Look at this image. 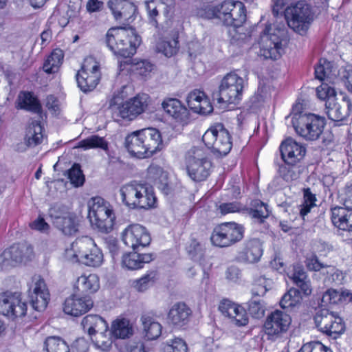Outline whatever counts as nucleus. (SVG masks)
<instances>
[{"mask_svg":"<svg viewBox=\"0 0 352 352\" xmlns=\"http://www.w3.org/2000/svg\"><path fill=\"white\" fill-rule=\"evenodd\" d=\"M125 146L131 155L146 159L162 150L163 140L158 129L148 127L129 134L125 139Z\"/></svg>","mask_w":352,"mask_h":352,"instance_id":"obj_1","label":"nucleus"},{"mask_svg":"<svg viewBox=\"0 0 352 352\" xmlns=\"http://www.w3.org/2000/svg\"><path fill=\"white\" fill-rule=\"evenodd\" d=\"M125 87L115 92L109 102V109L115 119L133 120L139 115L143 113L147 109L150 96L144 93H140L123 102L126 94H124Z\"/></svg>","mask_w":352,"mask_h":352,"instance_id":"obj_2","label":"nucleus"},{"mask_svg":"<svg viewBox=\"0 0 352 352\" xmlns=\"http://www.w3.org/2000/svg\"><path fill=\"white\" fill-rule=\"evenodd\" d=\"M65 258L72 263H80L91 267H100L104 261L101 249L87 236L77 238L65 251Z\"/></svg>","mask_w":352,"mask_h":352,"instance_id":"obj_3","label":"nucleus"},{"mask_svg":"<svg viewBox=\"0 0 352 352\" xmlns=\"http://www.w3.org/2000/svg\"><path fill=\"white\" fill-rule=\"evenodd\" d=\"M140 42V37L131 28H112L106 34L107 45L117 56L131 57L136 52Z\"/></svg>","mask_w":352,"mask_h":352,"instance_id":"obj_4","label":"nucleus"},{"mask_svg":"<svg viewBox=\"0 0 352 352\" xmlns=\"http://www.w3.org/2000/svg\"><path fill=\"white\" fill-rule=\"evenodd\" d=\"M204 16L217 19L226 26L240 28L246 20L244 4L239 1L226 0L216 6L206 8Z\"/></svg>","mask_w":352,"mask_h":352,"instance_id":"obj_5","label":"nucleus"},{"mask_svg":"<svg viewBox=\"0 0 352 352\" xmlns=\"http://www.w3.org/2000/svg\"><path fill=\"white\" fill-rule=\"evenodd\" d=\"M88 217L94 228L103 233L113 230L116 219L113 206L101 197L88 201Z\"/></svg>","mask_w":352,"mask_h":352,"instance_id":"obj_6","label":"nucleus"},{"mask_svg":"<svg viewBox=\"0 0 352 352\" xmlns=\"http://www.w3.org/2000/svg\"><path fill=\"white\" fill-rule=\"evenodd\" d=\"M122 202L129 208L149 209L155 206L156 197L153 190L145 184L133 182L120 189Z\"/></svg>","mask_w":352,"mask_h":352,"instance_id":"obj_7","label":"nucleus"},{"mask_svg":"<svg viewBox=\"0 0 352 352\" xmlns=\"http://www.w3.org/2000/svg\"><path fill=\"white\" fill-rule=\"evenodd\" d=\"M286 32L284 24L275 28L274 25L266 26L261 35L259 55L264 58L276 60L284 52Z\"/></svg>","mask_w":352,"mask_h":352,"instance_id":"obj_8","label":"nucleus"},{"mask_svg":"<svg viewBox=\"0 0 352 352\" xmlns=\"http://www.w3.org/2000/svg\"><path fill=\"white\" fill-rule=\"evenodd\" d=\"M184 164L188 177L195 182L205 180L212 168L206 151L200 146H193L187 151Z\"/></svg>","mask_w":352,"mask_h":352,"instance_id":"obj_9","label":"nucleus"},{"mask_svg":"<svg viewBox=\"0 0 352 352\" xmlns=\"http://www.w3.org/2000/svg\"><path fill=\"white\" fill-rule=\"evenodd\" d=\"M202 141L208 150L218 156L227 155L232 146L230 133L221 124L210 126L203 135Z\"/></svg>","mask_w":352,"mask_h":352,"instance_id":"obj_10","label":"nucleus"},{"mask_svg":"<svg viewBox=\"0 0 352 352\" xmlns=\"http://www.w3.org/2000/svg\"><path fill=\"white\" fill-rule=\"evenodd\" d=\"M244 79L236 73H230L223 77L219 87L218 102L235 104L242 99L245 87Z\"/></svg>","mask_w":352,"mask_h":352,"instance_id":"obj_11","label":"nucleus"},{"mask_svg":"<svg viewBox=\"0 0 352 352\" xmlns=\"http://www.w3.org/2000/svg\"><path fill=\"white\" fill-rule=\"evenodd\" d=\"M243 227L235 222H226L214 228L210 240L219 248L230 247L241 241L243 237Z\"/></svg>","mask_w":352,"mask_h":352,"instance_id":"obj_12","label":"nucleus"},{"mask_svg":"<svg viewBox=\"0 0 352 352\" xmlns=\"http://www.w3.org/2000/svg\"><path fill=\"white\" fill-rule=\"evenodd\" d=\"M100 76L98 62L92 56L87 57L76 75L78 86L83 92L92 91L98 84Z\"/></svg>","mask_w":352,"mask_h":352,"instance_id":"obj_13","label":"nucleus"},{"mask_svg":"<svg viewBox=\"0 0 352 352\" xmlns=\"http://www.w3.org/2000/svg\"><path fill=\"white\" fill-rule=\"evenodd\" d=\"M314 320L316 327L320 331L334 339L343 333L345 330L343 320L328 309H323L318 311L314 317Z\"/></svg>","mask_w":352,"mask_h":352,"instance_id":"obj_14","label":"nucleus"},{"mask_svg":"<svg viewBox=\"0 0 352 352\" xmlns=\"http://www.w3.org/2000/svg\"><path fill=\"white\" fill-rule=\"evenodd\" d=\"M285 19L289 28L303 35L308 31V4L298 1L295 5L287 6L285 10Z\"/></svg>","mask_w":352,"mask_h":352,"instance_id":"obj_15","label":"nucleus"},{"mask_svg":"<svg viewBox=\"0 0 352 352\" xmlns=\"http://www.w3.org/2000/svg\"><path fill=\"white\" fill-rule=\"evenodd\" d=\"M53 224L65 235L74 234L78 223L75 214L65 207L53 206L49 210Z\"/></svg>","mask_w":352,"mask_h":352,"instance_id":"obj_16","label":"nucleus"},{"mask_svg":"<svg viewBox=\"0 0 352 352\" xmlns=\"http://www.w3.org/2000/svg\"><path fill=\"white\" fill-rule=\"evenodd\" d=\"M122 241L133 250L148 245L151 238L146 228L140 224L128 226L122 232Z\"/></svg>","mask_w":352,"mask_h":352,"instance_id":"obj_17","label":"nucleus"},{"mask_svg":"<svg viewBox=\"0 0 352 352\" xmlns=\"http://www.w3.org/2000/svg\"><path fill=\"white\" fill-rule=\"evenodd\" d=\"M29 298L32 307L38 311L45 309L50 300V293L44 280L40 276L32 277L29 289Z\"/></svg>","mask_w":352,"mask_h":352,"instance_id":"obj_18","label":"nucleus"},{"mask_svg":"<svg viewBox=\"0 0 352 352\" xmlns=\"http://www.w3.org/2000/svg\"><path fill=\"white\" fill-rule=\"evenodd\" d=\"M27 305L17 294L3 293L0 294V314L12 318L25 315Z\"/></svg>","mask_w":352,"mask_h":352,"instance_id":"obj_19","label":"nucleus"},{"mask_svg":"<svg viewBox=\"0 0 352 352\" xmlns=\"http://www.w3.org/2000/svg\"><path fill=\"white\" fill-rule=\"evenodd\" d=\"M162 107L178 124L186 126L192 122L190 111L179 99L167 98L163 100Z\"/></svg>","mask_w":352,"mask_h":352,"instance_id":"obj_20","label":"nucleus"},{"mask_svg":"<svg viewBox=\"0 0 352 352\" xmlns=\"http://www.w3.org/2000/svg\"><path fill=\"white\" fill-rule=\"evenodd\" d=\"M292 122L296 133L307 140L308 136V103L306 100L298 98L293 106L291 113Z\"/></svg>","mask_w":352,"mask_h":352,"instance_id":"obj_21","label":"nucleus"},{"mask_svg":"<svg viewBox=\"0 0 352 352\" xmlns=\"http://www.w3.org/2000/svg\"><path fill=\"white\" fill-rule=\"evenodd\" d=\"M94 306V301L89 296L72 294L63 303L65 314L78 317L88 312Z\"/></svg>","mask_w":352,"mask_h":352,"instance_id":"obj_22","label":"nucleus"},{"mask_svg":"<svg viewBox=\"0 0 352 352\" xmlns=\"http://www.w3.org/2000/svg\"><path fill=\"white\" fill-rule=\"evenodd\" d=\"M108 7L120 23L132 22L137 10V6L129 0H109Z\"/></svg>","mask_w":352,"mask_h":352,"instance_id":"obj_23","label":"nucleus"},{"mask_svg":"<svg viewBox=\"0 0 352 352\" xmlns=\"http://www.w3.org/2000/svg\"><path fill=\"white\" fill-rule=\"evenodd\" d=\"M33 254L32 248L27 245H12L3 253V266L14 267L31 259Z\"/></svg>","mask_w":352,"mask_h":352,"instance_id":"obj_24","label":"nucleus"},{"mask_svg":"<svg viewBox=\"0 0 352 352\" xmlns=\"http://www.w3.org/2000/svg\"><path fill=\"white\" fill-rule=\"evenodd\" d=\"M219 309L223 315L229 318L231 322L236 326H245L248 323L246 310L237 303L224 299L221 301Z\"/></svg>","mask_w":352,"mask_h":352,"instance_id":"obj_25","label":"nucleus"},{"mask_svg":"<svg viewBox=\"0 0 352 352\" xmlns=\"http://www.w3.org/2000/svg\"><path fill=\"white\" fill-rule=\"evenodd\" d=\"M280 151L283 160L285 164L294 166L306 154V148L291 138L283 142L280 146Z\"/></svg>","mask_w":352,"mask_h":352,"instance_id":"obj_26","label":"nucleus"},{"mask_svg":"<svg viewBox=\"0 0 352 352\" xmlns=\"http://www.w3.org/2000/svg\"><path fill=\"white\" fill-rule=\"evenodd\" d=\"M291 318L286 313L276 310L266 319L264 324L265 333L268 335H278L287 330Z\"/></svg>","mask_w":352,"mask_h":352,"instance_id":"obj_27","label":"nucleus"},{"mask_svg":"<svg viewBox=\"0 0 352 352\" xmlns=\"http://www.w3.org/2000/svg\"><path fill=\"white\" fill-rule=\"evenodd\" d=\"M186 102L189 108L201 115H208L212 112L213 106L204 91L194 89L187 96Z\"/></svg>","mask_w":352,"mask_h":352,"instance_id":"obj_28","label":"nucleus"},{"mask_svg":"<svg viewBox=\"0 0 352 352\" xmlns=\"http://www.w3.org/2000/svg\"><path fill=\"white\" fill-rule=\"evenodd\" d=\"M174 0H149L144 3L149 22L157 27L160 18V13L162 12L166 18L169 17L173 10Z\"/></svg>","mask_w":352,"mask_h":352,"instance_id":"obj_29","label":"nucleus"},{"mask_svg":"<svg viewBox=\"0 0 352 352\" xmlns=\"http://www.w3.org/2000/svg\"><path fill=\"white\" fill-rule=\"evenodd\" d=\"M263 253L261 241L257 239H253L246 241L243 247L239 252V260L250 263L258 262Z\"/></svg>","mask_w":352,"mask_h":352,"instance_id":"obj_30","label":"nucleus"},{"mask_svg":"<svg viewBox=\"0 0 352 352\" xmlns=\"http://www.w3.org/2000/svg\"><path fill=\"white\" fill-rule=\"evenodd\" d=\"M342 101L345 103L346 108L336 102V97L325 102L327 114L330 120L335 122L342 121L349 116V110L352 104L346 96L343 97Z\"/></svg>","mask_w":352,"mask_h":352,"instance_id":"obj_31","label":"nucleus"},{"mask_svg":"<svg viewBox=\"0 0 352 352\" xmlns=\"http://www.w3.org/2000/svg\"><path fill=\"white\" fill-rule=\"evenodd\" d=\"M312 250L314 256L309 259V270H314L315 272L321 271V274L323 275L329 273L327 268L331 267L320 262L316 257V254L326 256L332 250L331 245L323 241H316L312 245Z\"/></svg>","mask_w":352,"mask_h":352,"instance_id":"obj_32","label":"nucleus"},{"mask_svg":"<svg viewBox=\"0 0 352 352\" xmlns=\"http://www.w3.org/2000/svg\"><path fill=\"white\" fill-rule=\"evenodd\" d=\"M331 221L340 230L352 232V210L342 206L332 208Z\"/></svg>","mask_w":352,"mask_h":352,"instance_id":"obj_33","label":"nucleus"},{"mask_svg":"<svg viewBox=\"0 0 352 352\" xmlns=\"http://www.w3.org/2000/svg\"><path fill=\"white\" fill-rule=\"evenodd\" d=\"M110 334L114 339H128L133 335L132 323L128 318L118 317L111 322Z\"/></svg>","mask_w":352,"mask_h":352,"instance_id":"obj_34","label":"nucleus"},{"mask_svg":"<svg viewBox=\"0 0 352 352\" xmlns=\"http://www.w3.org/2000/svg\"><path fill=\"white\" fill-rule=\"evenodd\" d=\"M81 326L83 331L87 333L89 338H94V335L101 331L109 329L106 320L96 314H89L85 316L81 321Z\"/></svg>","mask_w":352,"mask_h":352,"instance_id":"obj_35","label":"nucleus"},{"mask_svg":"<svg viewBox=\"0 0 352 352\" xmlns=\"http://www.w3.org/2000/svg\"><path fill=\"white\" fill-rule=\"evenodd\" d=\"M148 178L164 195L170 192L168 181V173L157 165L152 164L148 168Z\"/></svg>","mask_w":352,"mask_h":352,"instance_id":"obj_36","label":"nucleus"},{"mask_svg":"<svg viewBox=\"0 0 352 352\" xmlns=\"http://www.w3.org/2000/svg\"><path fill=\"white\" fill-rule=\"evenodd\" d=\"M153 260L151 254H138L135 252L123 254L122 257V265L130 270H136L144 267L145 263H148Z\"/></svg>","mask_w":352,"mask_h":352,"instance_id":"obj_37","label":"nucleus"},{"mask_svg":"<svg viewBox=\"0 0 352 352\" xmlns=\"http://www.w3.org/2000/svg\"><path fill=\"white\" fill-rule=\"evenodd\" d=\"M156 50L166 57L176 54L179 50L177 32H174L160 38L156 44Z\"/></svg>","mask_w":352,"mask_h":352,"instance_id":"obj_38","label":"nucleus"},{"mask_svg":"<svg viewBox=\"0 0 352 352\" xmlns=\"http://www.w3.org/2000/svg\"><path fill=\"white\" fill-rule=\"evenodd\" d=\"M191 314L190 309L185 303L178 302L173 305L168 314V320L177 327L184 325Z\"/></svg>","mask_w":352,"mask_h":352,"instance_id":"obj_39","label":"nucleus"},{"mask_svg":"<svg viewBox=\"0 0 352 352\" xmlns=\"http://www.w3.org/2000/svg\"><path fill=\"white\" fill-rule=\"evenodd\" d=\"M76 287L82 292L96 293L100 288V278L96 274H83L77 278Z\"/></svg>","mask_w":352,"mask_h":352,"instance_id":"obj_40","label":"nucleus"},{"mask_svg":"<svg viewBox=\"0 0 352 352\" xmlns=\"http://www.w3.org/2000/svg\"><path fill=\"white\" fill-rule=\"evenodd\" d=\"M141 322L145 337L150 340L157 339L162 334V324L153 317L149 315H143Z\"/></svg>","mask_w":352,"mask_h":352,"instance_id":"obj_41","label":"nucleus"},{"mask_svg":"<svg viewBox=\"0 0 352 352\" xmlns=\"http://www.w3.org/2000/svg\"><path fill=\"white\" fill-rule=\"evenodd\" d=\"M43 127L38 121H32L26 129L25 142L28 146L40 144L43 140Z\"/></svg>","mask_w":352,"mask_h":352,"instance_id":"obj_42","label":"nucleus"},{"mask_svg":"<svg viewBox=\"0 0 352 352\" xmlns=\"http://www.w3.org/2000/svg\"><path fill=\"white\" fill-rule=\"evenodd\" d=\"M352 301V294L349 291L339 292L335 289H328L322 296V302L324 305H336L341 302Z\"/></svg>","mask_w":352,"mask_h":352,"instance_id":"obj_43","label":"nucleus"},{"mask_svg":"<svg viewBox=\"0 0 352 352\" xmlns=\"http://www.w3.org/2000/svg\"><path fill=\"white\" fill-rule=\"evenodd\" d=\"M336 76V69L331 62L326 59H320L315 67L316 78L320 80H332Z\"/></svg>","mask_w":352,"mask_h":352,"instance_id":"obj_44","label":"nucleus"},{"mask_svg":"<svg viewBox=\"0 0 352 352\" xmlns=\"http://www.w3.org/2000/svg\"><path fill=\"white\" fill-rule=\"evenodd\" d=\"M63 57L64 54L61 50H54L44 63V71L47 74L56 72L62 64Z\"/></svg>","mask_w":352,"mask_h":352,"instance_id":"obj_45","label":"nucleus"},{"mask_svg":"<svg viewBox=\"0 0 352 352\" xmlns=\"http://www.w3.org/2000/svg\"><path fill=\"white\" fill-rule=\"evenodd\" d=\"M325 125L324 118L309 113V140L318 139Z\"/></svg>","mask_w":352,"mask_h":352,"instance_id":"obj_46","label":"nucleus"},{"mask_svg":"<svg viewBox=\"0 0 352 352\" xmlns=\"http://www.w3.org/2000/svg\"><path fill=\"white\" fill-rule=\"evenodd\" d=\"M19 107L35 113L39 112L41 109L38 100L30 92H22L19 94Z\"/></svg>","mask_w":352,"mask_h":352,"instance_id":"obj_47","label":"nucleus"},{"mask_svg":"<svg viewBox=\"0 0 352 352\" xmlns=\"http://www.w3.org/2000/svg\"><path fill=\"white\" fill-rule=\"evenodd\" d=\"M78 147L82 148L84 150L98 148L102 150H107L108 143L104 138L100 137L97 135H94L79 142Z\"/></svg>","mask_w":352,"mask_h":352,"instance_id":"obj_48","label":"nucleus"},{"mask_svg":"<svg viewBox=\"0 0 352 352\" xmlns=\"http://www.w3.org/2000/svg\"><path fill=\"white\" fill-rule=\"evenodd\" d=\"M47 352H71L67 342L58 337H49L45 342Z\"/></svg>","mask_w":352,"mask_h":352,"instance_id":"obj_49","label":"nucleus"},{"mask_svg":"<svg viewBox=\"0 0 352 352\" xmlns=\"http://www.w3.org/2000/svg\"><path fill=\"white\" fill-rule=\"evenodd\" d=\"M294 283L300 288L302 292L306 294L308 290L307 275L303 267L300 265L294 266V272L291 276Z\"/></svg>","mask_w":352,"mask_h":352,"instance_id":"obj_50","label":"nucleus"},{"mask_svg":"<svg viewBox=\"0 0 352 352\" xmlns=\"http://www.w3.org/2000/svg\"><path fill=\"white\" fill-rule=\"evenodd\" d=\"M301 300V292L296 289L292 288L282 297L280 305L283 309L293 307L299 304Z\"/></svg>","mask_w":352,"mask_h":352,"instance_id":"obj_51","label":"nucleus"},{"mask_svg":"<svg viewBox=\"0 0 352 352\" xmlns=\"http://www.w3.org/2000/svg\"><path fill=\"white\" fill-rule=\"evenodd\" d=\"M272 285L273 281L272 279L267 278L265 276H260L255 280L252 292L255 296H263L272 288Z\"/></svg>","mask_w":352,"mask_h":352,"instance_id":"obj_52","label":"nucleus"},{"mask_svg":"<svg viewBox=\"0 0 352 352\" xmlns=\"http://www.w3.org/2000/svg\"><path fill=\"white\" fill-rule=\"evenodd\" d=\"M112 337L108 333V330L101 331L94 335V338H90L96 347L103 351L108 350L112 344Z\"/></svg>","mask_w":352,"mask_h":352,"instance_id":"obj_53","label":"nucleus"},{"mask_svg":"<svg viewBox=\"0 0 352 352\" xmlns=\"http://www.w3.org/2000/svg\"><path fill=\"white\" fill-rule=\"evenodd\" d=\"M154 272L146 274L141 278L133 281L132 287L138 292H143L153 285L155 282Z\"/></svg>","mask_w":352,"mask_h":352,"instance_id":"obj_54","label":"nucleus"},{"mask_svg":"<svg viewBox=\"0 0 352 352\" xmlns=\"http://www.w3.org/2000/svg\"><path fill=\"white\" fill-rule=\"evenodd\" d=\"M250 214L254 219L263 221L269 216L267 206L260 200H254L252 203Z\"/></svg>","mask_w":352,"mask_h":352,"instance_id":"obj_55","label":"nucleus"},{"mask_svg":"<svg viewBox=\"0 0 352 352\" xmlns=\"http://www.w3.org/2000/svg\"><path fill=\"white\" fill-rule=\"evenodd\" d=\"M162 350L163 352H186L187 345L182 338H175L164 343Z\"/></svg>","mask_w":352,"mask_h":352,"instance_id":"obj_56","label":"nucleus"},{"mask_svg":"<svg viewBox=\"0 0 352 352\" xmlns=\"http://www.w3.org/2000/svg\"><path fill=\"white\" fill-rule=\"evenodd\" d=\"M316 94L318 98L325 100V102L333 100L337 94L335 89L327 83H322L321 85L318 86L316 89Z\"/></svg>","mask_w":352,"mask_h":352,"instance_id":"obj_57","label":"nucleus"},{"mask_svg":"<svg viewBox=\"0 0 352 352\" xmlns=\"http://www.w3.org/2000/svg\"><path fill=\"white\" fill-rule=\"evenodd\" d=\"M68 178L72 184L76 187L82 186L85 182V176L78 164H75L68 170Z\"/></svg>","mask_w":352,"mask_h":352,"instance_id":"obj_58","label":"nucleus"},{"mask_svg":"<svg viewBox=\"0 0 352 352\" xmlns=\"http://www.w3.org/2000/svg\"><path fill=\"white\" fill-rule=\"evenodd\" d=\"M339 200L344 208L352 210V180L348 182L340 192Z\"/></svg>","mask_w":352,"mask_h":352,"instance_id":"obj_59","label":"nucleus"},{"mask_svg":"<svg viewBox=\"0 0 352 352\" xmlns=\"http://www.w3.org/2000/svg\"><path fill=\"white\" fill-rule=\"evenodd\" d=\"M272 87L269 79L262 78L259 80L256 92L258 100H264L271 96Z\"/></svg>","mask_w":352,"mask_h":352,"instance_id":"obj_60","label":"nucleus"},{"mask_svg":"<svg viewBox=\"0 0 352 352\" xmlns=\"http://www.w3.org/2000/svg\"><path fill=\"white\" fill-rule=\"evenodd\" d=\"M186 251L191 259L197 261L203 256L201 245L195 239H191L186 247Z\"/></svg>","mask_w":352,"mask_h":352,"instance_id":"obj_61","label":"nucleus"},{"mask_svg":"<svg viewBox=\"0 0 352 352\" xmlns=\"http://www.w3.org/2000/svg\"><path fill=\"white\" fill-rule=\"evenodd\" d=\"M248 309L252 316L255 318H262L265 314L264 303L261 300L252 299L249 302Z\"/></svg>","mask_w":352,"mask_h":352,"instance_id":"obj_62","label":"nucleus"},{"mask_svg":"<svg viewBox=\"0 0 352 352\" xmlns=\"http://www.w3.org/2000/svg\"><path fill=\"white\" fill-rule=\"evenodd\" d=\"M122 352H150L141 341L131 340L128 342L122 349Z\"/></svg>","mask_w":352,"mask_h":352,"instance_id":"obj_63","label":"nucleus"},{"mask_svg":"<svg viewBox=\"0 0 352 352\" xmlns=\"http://www.w3.org/2000/svg\"><path fill=\"white\" fill-rule=\"evenodd\" d=\"M340 76L347 89L352 92V65H347L342 67Z\"/></svg>","mask_w":352,"mask_h":352,"instance_id":"obj_64","label":"nucleus"}]
</instances>
